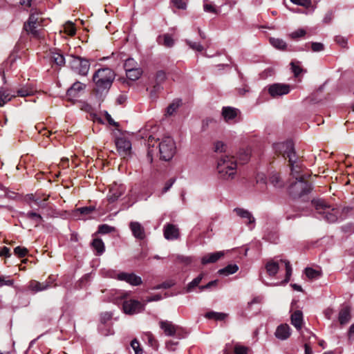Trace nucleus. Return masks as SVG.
<instances>
[{
  "label": "nucleus",
  "mask_w": 354,
  "mask_h": 354,
  "mask_svg": "<svg viewBox=\"0 0 354 354\" xmlns=\"http://www.w3.org/2000/svg\"><path fill=\"white\" fill-rule=\"evenodd\" d=\"M216 169L219 178L225 180H232L237 171V160L233 156L224 155L219 158Z\"/></svg>",
  "instance_id": "nucleus-1"
},
{
  "label": "nucleus",
  "mask_w": 354,
  "mask_h": 354,
  "mask_svg": "<svg viewBox=\"0 0 354 354\" xmlns=\"http://www.w3.org/2000/svg\"><path fill=\"white\" fill-rule=\"evenodd\" d=\"M115 74L110 68L98 69L93 76L95 84V90L97 93H102L110 88L115 79Z\"/></svg>",
  "instance_id": "nucleus-2"
},
{
  "label": "nucleus",
  "mask_w": 354,
  "mask_h": 354,
  "mask_svg": "<svg viewBox=\"0 0 354 354\" xmlns=\"http://www.w3.org/2000/svg\"><path fill=\"white\" fill-rule=\"evenodd\" d=\"M313 203L317 212L323 215L329 223H334L342 217L340 209L337 207L329 205L324 200L313 201Z\"/></svg>",
  "instance_id": "nucleus-3"
},
{
  "label": "nucleus",
  "mask_w": 354,
  "mask_h": 354,
  "mask_svg": "<svg viewBox=\"0 0 354 354\" xmlns=\"http://www.w3.org/2000/svg\"><path fill=\"white\" fill-rule=\"evenodd\" d=\"M41 15V12L36 10L32 11L28 23L24 26L26 30L37 39H41L44 36L43 29L41 28V24L44 19L40 17Z\"/></svg>",
  "instance_id": "nucleus-4"
},
{
  "label": "nucleus",
  "mask_w": 354,
  "mask_h": 354,
  "mask_svg": "<svg viewBox=\"0 0 354 354\" xmlns=\"http://www.w3.org/2000/svg\"><path fill=\"white\" fill-rule=\"evenodd\" d=\"M280 265H284L286 268V278L281 282V284H285L290 281L292 274V267L288 261L283 259L279 261L275 259L270 260L266 264V270L269 276L274 277L278 272Z\"/></svg>",
  "instance_id": "nucleus-5"
},
{
  "label": "nucleus",
  "mask_w": 354,
  "mask_h": 354,
  "mask_svg": "<svg viewBox=\"0 0 354 354\" xmlns=\"http://www.w3.org/2000/svg\"><path fill=\"white\" fill-rule=\"evenodd\" d=\"M160 158L165 161L170 160L176 153V144L170 136L163 137L158 145Z\"/></svg>",
  "instance_id": "nucleus-6"
},
{
  "label": "nucleus",
  "mask_w": 354,
  "mask_h": 354,
  "mask_svg": "<svg viewBox=\"0 0 354 354\" xmlns=\"http://www.w3.org/2000/svg\"><path fill=\"white\" fill-rule=\"evenodd\" d=\"M69 64L72 70L81 75H86L90 68L88 61L80 57L71 56Z\"/></svg>",
  "instance_id": "nucleus-7"
},
{
  "label": "nucleus",
  "mask_w": 354,
  "mask_h": 354,
  "mask_svg": "<svg viewBox=\"0 0 354 354\" xmlns=\"http://www.w3.org/2000/svg\"><path fill=\"white\" fill-rule=\"evenodd\" d=\"M274 150L277 153L282 155L285 158H288L289 162L295 161V158L297 157L293 143L290 141L286 142H281L274 145Z\"/></svg>",
  "instance_id": "nucleus-8"
},
{
  "label": "nucleus",
  "mask_w": 354,
  "mask_h": 354,
  "mask_svg": "<svg viewBox=\"0 0 354 354\" xmlns=\"http://www.w3.org/2000/svg\"><path fill=\"white\" fill-rule=\"evenodd\" d=\"M311 185L306 182V178L297 180L290 188V192L295 198L301 197L310 192Z\"/></svg>",
  "instance_id": "nucleus-9"
},
{
  "label": "nucleus",
  "mask_w": 354,
  "mask_h": 354,
  "mask_svg": "<svg viewBox=\"0 0 354 354\" xmlns=\"http://www.w3.org/2000/svg\"><path fill=\"white\" fill-rule=\"evenodd\" d=\"M122 308L124 313L133 315L142 312L145 310V305L137 300L131 299L124 301Z\"/></svg>",
  "instance_id": "nucleus-10"
},
{
  "label": "nucleus",
  "mask_w": 354,
  "mask_h": 354,
  "mask_svg": "<svg viewBox=\"0 0 354 354\" xmlns=\"http://www.w3.org/2000/svg\"><path fill=\"white\" fill-rule=\"evenodd\" d=\"M290 86L286 84L275 83L268 86L269 94L274 98L281 97L290 93Z\"/></svg>",
  "instance_id": "nucleus-11"
},
{
  "label": "nucleus",
  "mask_w": 354,
  "mask_h": 354,
  "mask_svg": "<svg viewBox=\"0 0 354 354\" xmlns=\"http://www.w3.org/2000/svg\"><path fill=\"white\" fill-rule=\"evenodd\" d=\"M126 188L123 184L114 183L110 185L107 200L109 203L116 201L125 192Z\"/></svg>",
  "instance_id": "nucleus-12"
},
{
  "label": "nucleus",
  "mask_w": 354,
  "mask_h": 354,
  "mask_svg": "<svg viewBox=\"0 0 354 354\" xmlns=\"http://www.w3.org/2000/svg\"><path fill=\"white\" fill-rule=\"evenodd\" d=\"M117 150L120 155L126 157L131 153V143L125 138H118L115 140Z\"/></svg>",
  "instance_id": "nucleus-13"
},
{
  "label": "nucleus",
  "mask_w": 354,
  "mask_h": 354,
  "mask_svg": "<svg viewBox=\"0 0 354 354\" xmlns=\"http://www.w3.org/2000/svg\"><path fill=\"white\" fill-rule=\"evenodd\" d=\"M120 281H124L132 286H138L142 283V279L140 277L133 273L120 272L116 277Z\"/></svg>",
  "instance_id": "nucleus-14"
},
{
  "label": "nucleus",
  "mask_w": 354,
  "mask_h": 354,
  "mask_svg": "<svg viewBox=\"0 0 354 354\" xmlns=\"http://www.w3.org/2000/svg\"><path fill=\"white\" fill-rule=\"evenodd\" d=\"M129 228L133 236L138 240H143L145 236V227L138 221H131L129 223Z\"/></svg>",
  "instance_id": "nucleus-15"
},
{
  "label": "nucleus",
  "mask_w": 354,
  "mask_h": 354,
  "mask_svg": "<svg viewBox=\"0 0 354 354\" xmlns=\"http://www.w3.org/2000/svg\"><path fill=\"white\" fill-rule=\"evenodd\" d=\"M52 286L50 279L44 282H39L36 280H31L28 284V289L34 292L44 291Z\"/></svg>",
  "instance_id": "nucleus-16"
},
{
  "label": "nucleus",
  "mask_w": 354,
  "mask_h": 354,
  "mask_svg": "<svg viewBox=\"0 0 354 354\" xmlns=\"http://www.w3.org/2000/svg\"><path fill=\"white\" fill-rule=\"evenodd\" d=\"M159 324L160 328L163 330L165 334L167 336H174L180 329L179 326L174 325L169 321H160Z\"/></svg>",
  "instance_id": "nucleus-17"
},
{
  "label": "nucleus",
  "mask_w": 354,
  "mask_h": 354,
  "mask_svg": "<svg viewBox=\"0 0 354 354\" xmlns=\"http://www.w3.org/2000/svg\"><path fill=\"white\" fill-rule=\"evenodd\" d=\"M164 236L167 240L177 239L180 236L179 229L173 224H167L164 227Z\"/></svg>",
  "instance_id": "nucleus-18"
},
{
  "label": "nucleus",
  "mask_w": 354,
  "mask_h": 354,
  "mask_svg": "<svg viewBox=\"0 0 354 354\" xmlns=\"http://www.w3.org/2000/svg\"><path fill=\"white\" fill-rule=\"evenodd\" d=\"M295 161L290 162V166L291 167V174L296 180L305 178L306 174H301L302 172L301 165L297 162V158L295 157Z\"/></svg>",
  "instance_id": "nucleus-19"
},
{
  "label": "nucleus",
  "mask_w": 354,
  "mask_h": 354,
  "mask_svg": "<svg viewBox=\"0 0 354 354\" xmlns=\"http://www.w3.org/2000/svg\"><path fill=\"white\" fill-rule=\"evenodd\" d=\"M290 335V328L288 324L279 326L275 331V336L281 340L288 339Z\"/></svg>",
  "instance_id": "nucleus-20"
},
{
  "label": "nucleus",
  "mask_w": 354,
  "mask_h": 354,
  "mask_svg": "<svg viewBox=\"0 0 354 354\" xmlns=\"http://www.w3.org/2000/svg\"><path fill=\"white\" fill-rule=\"evenodd\" d=\"M234 212L236 214L242 218L245 219V223L247 224H252L254 223L255 219L250 212L242 208H236Z\"/></svg>",
  "instance_id": "nucleus-21"
},
{
  "label": "nucleus",
  "mask_w": 354,
  "mask_h": 354,
  "mask_svg": "<svg viewBox=\"0 0 354 354\" xmlns=\"http://www.w3.org/2000/svg\"><path fill=\"white\" fill-rule=\"evenodd\" d=\"M85 87V84L80 82H75L67 91V95L71 97H76L80 91L84 90Z\"/></svg>",
  "instance_id": "nucleus-22"
},
{
  "label": "nucleus",
  "mask_w": 354,
  "mask_h": 354,
  "mask_svg": "<svg viewBox=\"0 0 354 354\" xmlns=\"http://www.w3.org/2000/svg\"><path fill=\"white\" fill-rule=\"evenodd\" d=\"M238 111H239L236 109L232 107H223L222 110V116L226 122H230L236 117Z\"/></svg>",
  "instance_id": "nucleus-23"
},
{
  "label": "nucleus",
  "mask_w": 354,
  "mask_h": 354,
  "mask_svg": "<svg viewBox=\"0 0 354 354\" xmlns=\"http://www.w3.org/2000/svg\"><path fill=\"white\" fill-rule=\"evenodd\" d=\"M291 324L297 329L301 330L303 324V314L300 310L295 311L291 315Z\"/></svg>",
  "instance_id": "nucleus-24"
},
{
  "label": "nucleus",
  "mask_w": 354,
  "mask_h": 354,
  "mask_svg": "<svg viewBox=\"0 0 354 354\" xmlns=\"http://www.w3.org/2000/svg\"><path fill=\"white\" fill-rule=\"evenodd\" d=\"M223 252H216L214 253L208 254L205 256H204L201 259V263L203 265L211 263H215L221 257L223 256Z\"/></svg>",
  "instance_id": "nucleus-25"
},
{
  "label": "nucleus",
  "mask_w": 354,
  "mask_h": 354,
  "mask_svg": "<svg viewBox=\"0 0 354 354\" xmlns=\"http://www.w3.org/2000/svg\"><path fill=\"white\" fill-rule=\"evenodd\" d=\"M158 42L167 48H171L174 45V40L169 34H164L158 37Z\"/></svg>",
  "instance_id": "nucleus-26"
},
{
  "label": "nucleus",
  "mask_w": 354,
  "mask_h": 354,
  "mask_svg": "<svg viewBox=\"0 0 354 354\" xmlns=\"http://www.w3.org/2000/svg\"><path fill=\"white\" fill-rule=\"evenodd\" d=\"M351 319V309L348 307L343 308L339 314V321L342 325L347 324Z\"/></svg>",
  "instance_id": "nucleus-27"
},
{
  "label": "nucleus",
  "mask_w": 354,
  "mask_h": 354,
  "mask_svg": "<svg viewBox=\"0 0 354 354\" xmlns=\"http://www.w3.org/2000/svg\"><path fill=\"white\" fill-rule=\"evenodd\" d=\"M142 73V71L140 68L138 67L134 69H129L126 71V75L127 78L131 80L136 81L140 78Z\"/></svg>",
  "instance_id": "nucleus-28"
},
{
  "label": "nucleus",
  "mask_w": 354,
  "mask_h": 354,
  "mask_svg": "<svg viewBox=\"0 0 354 354\" xmlns=\"http://www.w3.org/2000/svg\"><path fill=\"white\" fill-rule=\"evenodd\" d=\"M92 246L98 255L102 254L104 251V244L100 239H95L92 242Z\"/></svg>",
  "instance_id": "nucleus-29"
},
{
  "label": "nucleus",
  "mask_w": 354,
  "mask_h": 354,
  "mask_svg": "<svg viewBox=\"0 0 354 354\" xmlns=\"http://www.w3.org/2000/svg\"><path fill=\"white\" fill-rule=\"evenodd\" d=\"M270 42L274 48L279 50H285L287 45L286 43L281 39L271 37Z\"/></svg>",
  "instance_id": "nucleus-30"
},
{
  "label": "nucleus",
  "mask_w": 354,
  "mask_h": 354,
  "mask_svg": "<svg viewBox=\"0 0 354 354\" xmlns=\"http://www.w3.org/2000/svg\"><path fill=\"white\" fill-rule=\"evenodd\" d=\"M205 317L207 319H212L215 320H224L227 317V315L223 313L211 311L207 313Z\"/></svg>",
  "instance_id": "nucleus-31"
},
{
  "label": "nucleus",
  "mask_w": 354,
  "mask_h": 354,
  "mask_svg": "<svg viewBox=\"0 0 354 354\" xmlns=\"http://www.w3.org/2000/svg\"><path fill=\"white\" fill-rule=\"evenodd\" d=\"M26 216L28 219L31 220L35 223V226H37L43 221V218L40 214L33 212H28L26 214Z\"/></svg>",
  "instance_id": "nucleus-32"
},
{
  "label": "nucleus",
  "mask_w": 354,
  "mask_h": 354,
  "mask_svg": "<svg viewBox=\"0 0 354 354\" xmlns=\"http://www.w3.org/2000/svg\"><path fill=\"white\" fill-rule=\"evenodd\" d=\"M180 105V101L176 100L173 101L167 108L166 114L167 115H173Z\"/></svg>",
  "instance_id": "nucleus-33"
},
{
  "label": "nucleus",
  "mask_w": 354,
  "mask_h": 354,
  "mask_svg": "<svg viewBox=\"0 0 354 354\" xmlns=\"http://www.w3.org/2000/svg\"><path fill=\"white\" fill-rule=\"evenodd\" d=\"M239 268L236 265H229L225 268L218 270V273L221 274L229 275L235 273L238 270Z\"/></svg>",
  "instance_id": "nucleus-34"
},
{
  "label": "nucleus",
  "mask_w": 354,
  "mask_h": 354,
  "mask_svg": "<svg viewBox=\"0 0 354 354\" xmlns=\"http://www.w3.org/2000/svg\"><path fill=\"white\" fill-rule=\"evenodd\" d=\"M12 97L3 88H0V106H3L7 102L10 101Z\"/></svg>",
  "instance_id": "nucleus-35"
},
{
  "label": "nucleus",
  "mask_w": 354,
  "mask_h": 354,
  "mask_svg": "<svg viewBox=\"0 0 354 354\" xmlns=\"http://www.w3.org/2000/svg\"><path fill=\"white\" fill-rule=\"evenodd\" d=\"M51 58L53 62L58 66H63L65 64V59L59 53L53 52L52 53Z\"/></svg>",
  "instance_id": "nucleus-36"
},
{
  "label": "nucleus",
  "mask_w": 354,
  "mask_h": 354,
  "mask_svg": "<svg viewBox=\"0 0 354 354\" xmlns=\"http://www.w3.org/2000/svg\"><path fill=\"white\" fill-rule=\"evenodd\" d=\"M166 80V74L165 72L160 71L156 73V80L157 82V85L154 86L153 89L155 91L160 89V83L164 82Z\"/></svg>",
  "instance_id": "nucleus-37"
},
{
  "label": "nucleus",
  "mask_w": 354,
  "mask_h": 354,
  "mask_svg": "<svg viewBox=\"0 0 354 354\" xmlns=\"http://www.w3.org/2000/svg\"><path fill=\"white\" fill-rule=\"evenodd\" d=\"M306 277L310 279H317L321 276V272L311 268H307L305 270Z\"/></svg>",
  "instance_id": "nucleus-38"
},
{
  "label": "nucleus",
  "mask_w": 354,
  "mask_h": 354,
  "mask_svg": "<svg viewBox=\"0 0 354 354\" xmlns=\"http://www.w3.org/2000/svg\"><path fill=\"white\" fill-rule=\"evenodd\" d=\"M34 92L35 90L33 88L29 86H24L17 91V94L21 97H26L32 95Z\"/></svg>",
  "instance_id": "nucleus-39"
},
{
  "label": "nucleus",
  "mask_w": 354,
  "mask_h": 354,
  "mask_svg": "<svg viewBox=\"0 0 354 354\" xmlns=\"http://www.w3.org/2000/svg\"><path fill=\"white\" fill-rule=\"evenodd\" d=\"M203 277V274H201L196 278L194 279L190 283H189L186 288V291L187 292H191L194 287H196L201 283Z\"/></svg>",
  "instance_id": "nucleus-40"
},
{
  "label": "nucleus",
  "mask_w": 354,
  "mask_h": 354,
  "mask_svg": "<svg viewBox=\"0 0 354 354\" xmlns=\"http://www.w3.org/2000/svg\"><path fill=\"white\" fill-rule=\"evenodd\" d=\"M95 208L94 207H80V208H77L75 212H74V215L75 216H77V214H80L81 215H88L90 214L91 212H93L94 211Z\"/></svg>",
  "instance_id": "nucleus-41"
},
{
  "label": "nucleus",
  "mask_w": 354,
  "mask_h": 354,
  "mask_svg": "<svg viewBox=\"0 0 354 354\" xmlns=\"http://www.w3.org/2000/svg\"><path fill=\"white\" fill-rule=\"evenodd\" d=\"M291 70L295 77H298L303 71L302 68L299 65V62L297 61H292L290 63Z\"/></svg>",
  "instance_id": "nucleus-42"
},
{
  "label": "nucleus",
  "mask_w": 354,
  "mask_h": 354,
  "mask_svg": "<svg viewBox=\"0 0 354 354\" xmlns=\"http://www.w3.org/2000/svg\"><path fill=\"white\" fill-rule=\"evenodd\" d=\"M185 43L194 50L201 52L203 50V46L198 42H194L190 40L186 39Z\"/></svg>",
  "instance_id": "nucleus-43"
},
{
  "label": "nucleus",
  "mask_w": 354,
  "mask_h": 354,
  "mask_svg": "<svg viewBox=\"0 0 354 354\" xmlns=\"http://www.w3.org/2000/svg\"><path fill=\"white\" fill-rule=\"evenodd\" d=\"M124 67L125 71H127V70L129 69H134L136 68H138V64L133 59L129 58L125 61Z\"/></svg>",
  "instance_id": "nucleus-44"
},
{
  "label": "nucleus",
  "mask_w": 354,
  "mask_h": 354,
  "mask_svg": "<svg viewBox=\"0 0 354 354\" xmlns=\"http://www.w3.org/2000/svg\"><path fill=\"white\" fill-rule=\"evenodd\" d=\"M249 348L236 344L234 348V354H248Z\"/></svg>",
  "instance_id": "nucleus-45"
},
{
  "label": "nucleus",
  "mask_w": 354,
  "mask_h": 354,
  "mask_svg": "<svg viewBox=\"0 0 354 354\" xmlns=\"http://www.w3.org/2000/svg\"><path fill=\"white\" fill-rule=\"evenodd\" d=\"M226 145L222 141H216L214 145L215 152L221 153L226 150Z\"/></svg>",
  "instance_id": "nucleus-46"
},
{
  "label": "nucleus",
  "mask_w": 354,
  "mask_h": 354,
  "mask_svg": "<svg viewBox=\"0 0 354 354\" xmlns=\"http://www.w3.org/2000/svg\"><path fill=\"white\" fill-rule=\"evenodd\" d=\"M306 35V30L304 29H298L291 32L289 36L290 38L295 39L304 37Z\"/></svg>",
  "instance_id": "nucleus-47"
},
{
  "label": "nucleus",
  "mask_w": 354,
  "mask_h": 354,
  "mask_svg": "<svg viewBox=\"0 0 354 354\" xmlns=\"http://www.w3.org/2000/svg\"><path fill=\"white\" fill-rule=\"evenodd\" d=\"M114 230L113 227H111L106 224H103L99 226L98 232L100 234H108Z\"/></svg>",
  "instance_id": "nucleus-48"
},
{
  "label": "nucleus",
  "mask_w": 354,
  "mask_h": 354,
  "mask_svg": "<svg viewBox=\"0 0 354 354\" xmlns=\"http://www.w3.org/2000/svg\"><path fill=\"white\" fill-rule=\"evenodd\" d=\"M270 180L275 187H281L282 184L280 182V176L277 174H274L270 176Z\"/></svg>",
  "instance_id": "nucleus-49"
},
{
  "label": "nucleus",
  "mask_w": 354,
  "mask_h": 354,
  "mask_svg": "<svg viewBox=\"0 0 354 354\" xmlns=\"http://www.w3.org/2000/svg\"><path fill=\"white\" fill-rule=\"evenodd\" d=\"M64 31L69 35H73L76 30L73 24L68 22L64 26Z\"/></svg>",
  "instance_id": "nucleus-50"
},
{
  "label": "nucleus",
  "mask_w": 354,
  "mask_h": 354,
  "mask_svg": "<svg viewBox=\"0 0 354 354\" xmlns=\"http://www.w3.org/2000/svg\"><path fill=\"white\" fill-rule=\"evenodd\" d=\"M14 252L16 255H17L19 257H25L28 253V250L26 248H21V247H16L14 250Z\"/></svg>",
  "instance_id": "nucleus-51"
},
{
  "label": "nucleus",
  "mask_w": 354,
  "mask_h": 354,
  "mask_svg": "<svg viewBox=\"0 0 354 354\" xmlns=\"http://www.w3.org/2000/svg\"><path fill=\"white\" fill-rule=\"evenodd\" d=\"M295 4L301 6L305 8H309L311 6L310 0H290Z\"/></svg>",
  "instance_id": "nucleus-52"
},
{
  "label": "nucleus",
  "mask_w": 354,
  "mask_h": 354,
  "mask_svg": "<svg viewBox=\"0 0 354 354\" xmlns=\"http://www.w3.org/2000/svg\"><path fill=\"white\" fill-rule=\"evenodd\" d=\"M131 346L134 350L136 354H142V349L140 348L139 342L136 339L131 341Z\"/></svg>",
  "instance_id": "nucleus-53"
},
{
  "label": "nucleus",
  "mask_w": 354,
  "mask_h": 354,
  "mask_svg": "<svg viewBox=\"0 0 354 354\" xmlns=\"http://www.w3.org/2000/svg\"><path fill=\"white\" fill-rule=\"evenodd\" d=\"M13 283V280L7 279L5 277H0V287H2L3 286H11Z\"/></svg>",
  "instance_id": "nucleus-54"
},
{
  "label": "nucleus",
  "mask_w": 354,
  "mask_h": 354,
  "mask_svg": "<svg viewBox=\"0 0 354 354\" xmlns=\"http://www.w3.org/2000/svg\"><path fill=\"white\" fill-rule=\"evenodd\" d=\"M311 48L312 50L314 52H320L324 50V45L319 42H313Z\"/></svg>",
  "instance_id": "nucleus-55"
},
{
  "label": "nucleus",
  "mask_w": 354,
  "mask_h": 354,
  "mask_svg": "<svg viewBox=\"0 0 354 354\" xmlns=\"http://www.w3.org/2000/svg\"><path fill=\"white\" fill-rule=\"evenodd\" d=\"M173 4L179 9H185L186 3L183 0H171Z\"/></svg>",
  "instance_id": "nucleus-56"
},
{
  "label": "nucleus",
  "mask_w": 354,
  "mask_h": 354,
  "mask_svg": "<svg viewBox=\"0 0 354 354\" xmlns=\"http://www.w3.org/2000/svg\"><path fill=\"white\" fill-rule=\"evenodd\" d=\"M178 345L177 342L169 340L166 342V348L167 350L174 351L176 349V346Z\"/></svg>",
  "instance_id": "nucleus-57"
},
{
  "label": "nucleus",
  "mask_w": 354,
  "mask_h": 354,
  "mask_svg": "<svg viewBox=\"0 0 354 354\" xmlns=\"http://www.w3.org/2000/svg\"><path fill=\"white\" fill-rule=\"evenodd\" d=\"M250 159V151L248 150H246L244 151V154L242 156H240L239 157V161H240V163L241 164H244L246 162H248Z\"/></svg>",
  "instance_id": "nucleus-58"
},
{
  "label": "nucleus",
  "mask_w": 354,
  "mask_h": 354,
  "mask_svg": "<svg viewBox=\"0 0 354 354\" xmlns=\"http://www.w3.org/2000/svg\"><path fill=\"white\" fill-rule=\"evenodd\" d=\"M146 337H147V339H148V342H149V344L151 346H155L156 344V342L153 336V335L148 332L145 334Z\"/></svg>",
  "instance_id": "nucleus-59"
},
{
  "label": "nucleus",
  "mask_w": 354,
  "mask_h": 354,
  "mask_svg": "<svg viewBox=\"0 0 354 354\" xmlns=\"http://www.w3.org/2000/svg\"><path fill=\"white\" fill-rule=\"evenodd\" d=\"M10 249L7 247L0 248V256L10 257Z\"/></svg>",
  "instance_id": "nucleus-60"
},
{
  "label": "nucleus",
  "mask_w": 354,
  "mask_h": 354,
  "mask_svg": "<svg viewBox=\"0 0 354 354\" xmlns=\"http://www.w3.org/2000/svg\"><path fill=\"white\" fill-rule=\"evenodd\" d=\"M104 115H105L106 119L108 121V122L109 123V124L113 125V126H115V127L118 126V123L115 122L113 120V118H111V115L107 111L104 112Z\"/></svg>",
  "instance_id": "nucleus-61"
},
{
  "label": "nucleus",
  "mask_w": 354,
  "mask_h": 354,
  "mask_svg": "<svg viewBox=\"0 0 354 354\" xmlns=\"http://www.w3.org/2000/svg\"><path fill=\"white\" fill-rule=\"evenodd\" d=\"M174 180H172V179H171L169 181H167L165 183V186H164V187L162 189V194L166 193L171 187V186L174 184Z\"/></svg>",
  "instance_id": "nucleus-62"
},
{
  "label": "nucleus",
  "mask_w": 354,
  "mask_h": 354,
  "mask_svg": "<svg viewBox=\"0 0 354 354\" xmlns=\"http://www.w3.org/2000/svg\"><path fill=\"white\" fill-rule=\"evenodd\" d=\"M162 296L159 294L155 295L152 297H148L146 300L147 302L156 301L162 299Z\"/></svg>",
  "instance_id": "nucleus-63"
},
{
  "label": "nucleus",
  "mask_w": 354,
  "mask_h": 354,
  "mask_svg": "<svg viewBox=\"0 0 354 354\" xmlns=\"http://www.w3.org/2000/svg\"><path fill=\"white\" fill-rule=\"evenodd\" d=\"M217 280L212 281L209 282L205 286H201L199 287L201 290H203L205 289L210 288L212 286H215L217 283Z\"/></svg>",
  "instance_id": "nucleus-64"
}]
</instances>
